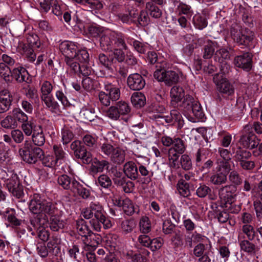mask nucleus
Masks as SVG:
<instances>
[{
  "instance_id": "1",
  "label": "nucleus",
  "mask_w": 262,
  "mask_h": 262,
  "mask_svg": "<svg viewBox=\"0 0 262 262\" xmlns=\"http://www.w3.org/2000/svg\"><path fill=\"white\" fill-rule=\"evenodd\" d=\"M82 141L84 144L79 140H75L71 143L70 147L76 158L81 159L83 163L88 164L92 161L93 156L85 145L89 148L96 147L97 137L86 134L83 137Z\"/></svg>"
},
{
  "instance_id": "2",
  "label": "nucleus",
  "mask_w": 262,
  "mask_h": 262,
  "mask_svg": "<svg viewBox=\"0 0 262 262\" xmlns=\"http://www.w3.org/2000/svg\"><path fill=\"white\" fill-rule=\"evenodd\" d=\"M30 211L34 214H57L58 210L55 204L42 199L38 194H34L29 204Z\"/></svg>"
},
{
  "instance_id": "3",
  "label": "nucleus",
  "mask_w": 262,
  "mask_h": 262,
  "mask_svg": "<svg viewBox=\"0 0 262 262\" xmlns=\"http://www.w3.org/2000/svg\"><path fill=\"white\" fill-rule=\"evenodd\" d=\"M182 110L188 114L192 113L195 117L193 118L190 117L189 120L195 122L197 121H203L205 119V114L203 111L200 103L190 95H185L184 99L180 104Z\"/></svg>"
},
{
  "instance_id": "4",
  "label": "nucleus",
  "mask_w": 262,
  "mask_h": 262,
  "mask_svg": "<svg viewBox=\"0 0 262 262\" xmlns=\"http://www.w3.org/2000/svg\"><path fill=\"white\" fill-rule=\"evenodd\" d=\"M18 153L21 158L25 162L30 164H35L41 159L43 156V150L39 147L33 146L28 141H26L22 147L20 148Z\"/></svg>"
},
{
  "instance_id": "5",
  "label": "nucleus",
  "mask_w": 262,
  "mask_h": 262,
  "mask_svg": "<svg viewBox=\"0 0 262 262\" xmlns=\"http://www.w3.org/2000/svg\"><path fill=\"white\" fill-rule=\"evenodd\" d=\"M230 34L234 41L238 45L246 47H253V41L254 34L252 31L241 32V27L237 24H232L230 29Z\"/></svg>"
},
{
  "instance_id": "6",
  "label": "nucleus",
  "mask_w": 262,
  "mask_h": 262,
  "mask_svg": "<svg viewBox=\"0 0 262 262\" xmlns=\"http://www.w3.org/2000/svg\"><path fill=\"white\" fill-rule=\"evenodd\" d=\"M239 141L244 147L250 149H254L258 146L259 142L253 133V126L251 124L244 126Z\"/></svg>"
},
{
  "instance_id": "7",
  "label": "nucleus",
  "mask_w": 262,
  "mask_h": 262,
  "mask_svg": "<svg viewBox=\"0 0 262 262\" xmlns=\"http://www.w3.org/2000/svg\"><path fill=\"white\" fill-rule=\"evenodd\" d=\"M154 76L159 81H163L167 85L175 84L179 80V76L177 73L171 70L166 71L165 69H157L154 72Z\"/></svg>"
},
{
  "instance_id": "8",
  "label": "nucleus",
  "mask_w": 262,
  "mask_h": 262,
  "mask_svg": "<svg viewBox=\"0 0 262 262\" xmlns=\"http://www.w3.org/2000/svg\"><path fill=\"white\" fill-rule=\"evenodd\" d=\"M213 80L216 85L217 90L226 96H230L234 92V88L227 78L220 74H216L213 77Z\"/></svg>"
},
{
  "instance_id": "9",
  "label": "nucleus",
  "mask_w": 262,
  "mask_h": 262,
  "mask_svg": "<svg viewBox=\"0 0 262 262\" xmlns=\"http://www.w3.org/2000/svg\"><path fill=\"white\" fill-rule=\"evenodd\" d=\"M104 213L103 207L98 203L94 202H92L89 207L84 208L82 211V214L85 219H92L95 221L101 219Z\"/></svg>"
},
{
  "instance_id": "10",
  "label": "nucleus",
  "mask_w": 262,
  "mask_h": 262,
  "mask_svg": "<svg viewBox=\"0 0 262 262\" xmlns=\"http://www.w3.org/2000/svg\"><path fill=\"white\" fill-rule=\"evenodd\" d=\"M253 57L252 53L244 52L234 57L233 63L235 67L242 69L246 72H249L253 67Z\"/></svg>"
},
{
  "instance_id": "11",
  "label": "nucleus",
  "mask_w": 262,
  "mask_h": 262,
  "mask_svg": "<svg viewBox=\"0 0 262 262\" xmlns=\"http://www.w3.org/2000/svg\"><path fill=\"white\" fill-rule=\"evenodd\" d=\"M6 184L9 191L16 198H20L23 195V187L16 174L12 175L7 180Z\"/></svg>"
},
{
  "instance_id": "12",
  "label": "nucleus",
  "mask_w": 262,
  "mask_h": 262,
  "mask_svg": "<svg viewBox=\"0 0 262 262\" xmlns=\"http://www.w3.org/2000/svg\"><path fill=\"white\" fill-rule=\"evenodd\" d=\"M76 227L78 233L83 237L82 239L84 244L90 245L91 237L93 232L90 229L86 222L82 219H78L76 221Z\"/></svg>"
},
{
  "instance_id": "13",
  "label": "nucleus",
  "mask_w": 262,
  "mask_h": 262,
  "mask_svg": "<svg viewBox=\"0 0 262 262\" xmlns=\"http://www.w3.org/2000/svg\"><path fill=\"white\" fill-rule=\"evenodd\" d=\"M60 52L64 56L65 59L75 57L78 51V47L75 42L64 40L62 41L59 46Z\"/></svg>"
},
{
  "instance_id": "14",
  "label": "nucleus",
  "mask_w": 262,
  "mask_h": 262,
  "mask_svg": "<svg viewBox=\"0 0 262 262\" xmlns=\"http://www.w3.org/2000/svg\"><path fill=\"white\" fill-rule=\"evenodd\" d=\"M127 84L129 88L134 91H140L145 85V80L138 73L130 74L127 77Z\"/></svg>"
},
{
  "instance_id": "15",
  "label": "nucleus",
  "mask_w": 262,
  "mask_h": 262,
  "mask_svg": "<svg viewBox=\"0 0 262 262\" xmlns=\"http://www.w3.org/2000/svg\"><path fill=\"white\" fill-rule=\"evenodd\" d=\"M13 101V96L7 89L0 91V114L7 112L10 108Z\"/></svg>"
},
{
  "instance_id": "16",
  "label": "nucleus",
  "mask_w": 262,
  "mask_h": 262,
  "mask_svg": "<svg viewBox=\"0 0 262 262\" xmlns=\"http://www.w3.org/2000/svg\"><path fill=\"white\" fill-rule=\"evenodd\" d=\"M150 252L145 248H138L137 253H134L132 251L127 252L126 256L133 262H147Z\"/></svg>"
},
{
  "instance_id": "17",
  "label": "nucleus",
  "mask_w": 262,
  "mask_h": 262,
  "mask_svg": "<svg viewBox=\"0 0 262 262\" xmlns=\"http://www.w3.org/2000/svg\"><path fill=\"white\" fill-rule=\"evenodd\" d=\"M29 73L24 67L18 66L12 69V79H14L18 83L26 82L29 83Z\"/></svg>"
},
{
  "instance_id": "18",
  "label": "nucleus",
  "mask_w": 262,
  "mask_h": 262,
  "mask_svg": "<svg viewBox=\"0 0 262 262\" xmlns=\"http://www.w3.org/2000/svg\"><path fill=\"white\" fill-rule=\"evenodd\" d=\"M77 181L73 177L68 174H63L57 178L58 184L65 190L72 191Z\"/></svg>"
},
{
  "instance_id": "19",
  "label": "nucleus",
  "mask_w": 262,
  "mask_h": 262,
  "mask_svg": "<svg viewBox=\"0 0 262 262\" xmlns=\"http://www.w3.org/2000/svg\"><path fill=\"white\" fill-rule=\"evenodd\" d=\"M96 221L91 220L90 223L93 229L97 232L101 230V224L103 225L104 228L106 229L111 228L114 224L110 217L105 216V213L103 214V217H102L101 219L96 220Z\"/></svg>"
},
{
  "instance_id": "20",
  "label": "nucleus",
  "mask_w": 262,
  "mask_h": 262,
  "mask_svg": "<svg viewBox=\"0 0 262 262\" xmlns=\"http://www.w3.org/2000/svg\"><path fill=\"white\" fill-rule=\"evenodd\" d=\"M47 215L48 214L40 213L30 218L29 222L34 230H38L47 225L49 222Z\"/></svg>"
},
{
  "instance_id": "21",
  "label": "nucleus",
  "mask_w": 262,
  "mask_h": 262,
  "mask_svg": "<svg viewBox=\"0 0 262 262\" xmlns=\"http://www.w3.org/2000/svg\"><path fill=\"white\" fill-rule=\"evenodd\" d=\"M125 176L131 180H136L139 178L138 167L133 161H129L124 164L123 168Z\"/></svg>"
},
{
  "instance_id": "22",
  "label": "nucleus",
  "mask_w": 262,
  "mask_h": 262,
  "mask_svg": "<svg viewBox=\"0 0 262 262\" xmlns=\"http://www.w3.org/2000/svg\"><path fill=\"white\" fill-rule=\"evenodd\" d=\"M100 46L102 50L108 51L113 46V31H106L102 33L100 38Z\"/></svg>"
},
{
  "instance_id": "23",
  "label": "nucleus",
  "mask_w": 262,
  "mask_h": 262,
  "mask_svg": "<svg viewBox=\"0 0 262 262\" xmlns=\"http://www.w3.org/2000/svg\"><path fill=\"white\" fill-rule=\"evenodd\" d=\"M236 191V187L232 185H227L220 189L219 194L226 200V202H232L234 201Z\"/></svg>"
},
{
  "instance_id": "24",
  "label": "nucleus",
  "mask_w": 262,
  "mask_h": 262,
  "mask_svg": "<svg viewBox=\"0 0 262 262\" xmlns=\"http://www.w3.org/2000/svg\"><path fill=\"white\" fill-rule=\"evenodd\" d=\"M209 181L215 186L222 185L227 181V172L216 171L210 175Z\"/></svg>"
},
{
  "instance_id": "25",
  "label": "nucleus",
  "mask_w": 262,
  "mask_h": 262,
  "mask_svg": "<svg viewBox=\"0 0 262 262\" xmlns=\"http://www.w3.org/2000/svg\"><path fill=\"white\" fill-rule=\"evenodd\" d=\"M170 95L171 98V104L175 106L185 97L184 90L179 86H174L170 90Z\"/></svg>"
},
{
  "instance_id": "26",
  "label": "nucleus",
  "mask_w": 262,
  "mask_h": 262,
  "mask_svg": "<svg viewBox=\"0 0 262 262\" xmlns=\"http://www.w3.org/2000/svg\"><path fill=\"white\" fill-rule=\"evenodd\" d=\"M232 151L233 156V159L236 162H242L245 160H248L251 157V153L245 149L242 148L240 146L236 148L232 147Z\"/></svg>"
},
{
  "instance_id": "27",
  "label": "nucleus",
  "mask_w": 262,
  "mask_h": 262,
  "mask_svg": "<svg viewBox=\"0 0 262 262\" xmlns=\"http://www.w3.org/2000/svg\"><path fill=\"white\" fill-rule=\"evenodd\" d=\"M33 143L38 146H42L45 143V137L42 129L40 125H37L32 135Z\"/></svg>"
},
{
  "instance_id": "28",
  "label": "nucleus",
  "mask_w": 262,
  "mask_h": 262,
  "mask_svg": "<svg viewBox=\"0 0 262 262\" xmlns=\"http://www.w3.org/2000/svg\"><path fill=\"white\" fill-rule=\"evenodd\" d=\"M80 117L85 121H92L96 117L95 108L89 105L82 107L79 113Z\"/></svg>"
},
{
  "instance_id": "29",
  "label": "nucleus",
  "mask_w": 262,
  "mask_h": 262,
  "mask_svg": "<svg viewBox=\"0 0 262 262\" xmlns=\"http://www.w3.org/2000/svg\"><path fill=\"white\" fill-rule=\"evenodd\" d=\"M118 205L122 206L124 212L127 215H132L134 212H139L138 208H135L133 203L129 199H125L122 201L119 200Z\"/></svg>"
},
{
  "instance_id": "30",
  "label": "nucleus",
  "mask_w": 262,
  "mask_h": 262,
  "mask_svg": "<svg viewBox=\"0 0 262 262\" xmlns=\"http://www.w3.org/2000/svg\"><path fill=\"white\" fill-rule=\"evenodd\" d=\"M145 10L147 11L149 15L154 18H160L162 15V10L152 2L146 3Z\"/></svg>"
},
{
  "instance_id": "31",
  "label": "nucleus",
  "mask_w": 262,
  "mask_h": 262,
  "mask_svg": "<svg viewBox=\"0 0 262 262\" xmlns=\"http://www.w3.org/2000/svg\"><path fill=\"white\" fill-rule=\"evenodd\" d=\"M113 42L115 47L117 48H121L124 50L128 49L125 43V36L121 32L113 31Z\"/></svg>"
},
{
  "instance_id": "32",
  "label": "nucleus",
  "mask_w": 262,
  "mask_h": 262,
  "mask_svg": "<svg viewBox=\"0 0 262 262\" xmlns=\"http://www.w3.org/2000/svg\"><path fill=\"white\" fill-rule=\"evenodd\" d=\"M130 100L133 105L137 108H141L146 104V97L141 92H134Z\"/></svg>"
},
{
  "instance_id": "33",
  "label": "nucleus",
  "mask_w": 262,
  "mask_h": 262,
  "mask_svg": "<svg viewBox=\"0 0 262 262\" xmlns=\"http://www.w3.org/2000/svg\"><path fill=\"white\" fill-rule=\"evenodd\" d=\"M104 89L112 102L118 100L120 97V91L119 88L109 83L105 85Z\"/></svg>"
},
{
  "instance_id": "34",
  "label": "nucleus",
  "mask_w": 262,
  "mask_h": 262,
  "mask_svg": "<svg viewBox=\"0 0 262 262\" xmlns=\"http://www.w3.org/2000/svg\"><path fill=\"white\" fill-rule=\"evenodd\" d=\"M72 192L77 193L83 199H88L91 195L90 189L83 186L78 181L77 182Z\"/></svg>"
},
{
  "instance_id": "35",
  "label": "nucleus",
  "mask_w": 262,
  "mask_h": 262,
  "mask_svg": "<svg viewBox=\"0 0 262 262\" xmlns=\"http://www.w3.org/2000/svg\"><path fill=\"white\" fill-rule=\"evenodd\" d=\"M110 158L112 162L117 164H121L125 161V153L124 151L118 147H116Z\"/></svg>"
},
{
  "instance_id": "36",
  "label": "nucleus",
  "mask_w": 262,
  "mask_h": 262,
  "mask_svg": "<svg viewBox=\"0 0 262 262\" xmlns=\"http://www.w3.org/2000/svg\"><path fill=\"white\" fill-rule=\"evenodd\" d=\"M12 70L6 66L5 63H0V76L6 83L12 82Z\"/></svg>"
},
{
  "instance_id": "37",
  "label": "nucleus",
  "mask_w": 262,
  "mask_h": 262,
  "mask_svg": "<svg viewBox=\"0 0 262 262\" xmlns=\"http://www.w3.org/2000/svg\"><path fill=\"white\" fill-rule=\"evenodd\" d=\"M41 99L45 103L47 107L52 112L56 113L59 110V105L54 100L53 95L44 97Z\"/></svg>"
},
{
  "instance_id": "38",
  "label": "nucleus",
  "mask_w": 262,
  "mask_h": 262,
  "mask_svg": "<svg viewBox=\"0 0 262 262\" xmlns=\"http://www.w3.org/2000/svg\"><path fill=\"white\" fill-rule=\"evenodd\" d=\"M241 250L250 255H254L256 253V246L248 240H243L239 243Z\"/></svg>"
},
{
  "instance_id": "39",
  "label": "nucleus",
  "mask_w": 262,
  "mask_h": 262,
  "mask_svg": "<svg viewBox=\"0 0 262 262\" xmlns=\"http://www.w3.org/2000/svg\"><path fill=\"white\" fill-rule=\"evenodd\" d=\"M192 23L195 28L202 30L206 28L208 23L205 16L200 14H195L192 19Z\"/></svg>"
},
{
  "instance_id": "40",
  "label": "nucleus",
  "mask_w": 262,
  "mask_h": 262,
  "mask_svg": "<svg viewBox=\"0 0 262 262\" xmlns=\"http://www.w3.org/2000/svg\"><path fill=\"white\" fill-rule=\"evenodd\" d=\"M177 189L180 195L183 197H188L190 194L189 184L183 179L179 180L177 184Z\"/></svg>"
},
{
  "instance_id": "41",
  "label": "nucleus",
  "mask_w": 262,
  "mask_h": 262,
  "mask_svg": "<svg viewBox=\"0 0 262 262\" xmlns=\"http://www.w3.org/2000/svg\"><path fill=\"white\" fill-rule=\"evenodd\" d=\"M216 48V43L211 41H208L204 48L203 58L209 59L213 55Z\"/></svg>"
},
{
  "instance_id": "42",
  "label": "nucleus",
  "mask_w": 262,
  "mask_h": 262,
  "mask_svg": "<svg viewBox=\"0 0 262 262\" xmlns=\"http://www.w3.org/2000/svg\"><path fill=\"white\" fill-rule=\"evenodd\" d=\"M56 214L49 215L51 216L50 219V227L53 231H58L59 229L63 228L64 225L63 221L60 220L58 217L55 216Z\"/></svg>"
},
{
  "instance_id": "43",
  "label": "nucleus",
  "mask_w": 262,
  "mask_h": 262,
  "mask_svg": "<svg viewBox=\"0 0 262 262\" xmlns=\"http://www.w3.org/2000/svg\"><path fill=\"white\" fill-rule=\"evenodd\" d=\"M53 89V86L51 82L47 80L43 81L42 83H40V98L52 95L51 92Z\"/></svg>"
},
{
  "instance_id": "44",
  "label": "nucleus",
  "mask_w": 262,
  "mask_h": 262,
  "mask_svg": "<svg viewBox=\"0 0 262 262\" xmlns=\"http://www.w3.org/2000/svg\"><path fill=\"white\" fill-rule=\"evenodd\" d=\"M230 55L229 51L224 48L220 49L217 50L214 54V59L219 62L226 61V60L229 59Z\"/></svg>"
},
{
  "instance_id": "45",
  "label": "nucleus",
  "mask_w": 262,
  "mask_h": 262,
  "mask_svg": "<svg viewBox=\"0 0 262 262\" xmlns=\"http://www.w3.org/2000/svg\"><path fill=\"white\" fill-rule=\"evenodd\" d=\"M140 231L144 234H147L151 231V225L149 219L146 216H142L139 222Z\"/></svg>"
},
{
  "instance_id": "46",
  "label": "nucleus",
  "mask_w": 262,
  "mask_h": 262,
  "mask_svg": "<svg viewBox=\"0 0 262 262\" xmlns=\"http://www.w3.org/2000/svg\"><path fill=\"white\" fill-rule=\"evenodd\" d=\"M98 84L97 81L89 77L84 78L82 81V86L87 91H91L97 88Z\"/></svg>"
},
{
  "instance_id": "47",
  "label": "nucleus",
  "mask_w": 262,
  "mask_h": 262,
  "mask_svg": "<svg viewBox=\"0 0 262 262\" xmlns=\"http://www.w3.org/2000/svg\"><path fill=\"white\" fill-rule=\"evenodd\" d=\"M61 139L63 144L69 143L74 138V135L67 126H64L61 130Z\"/></svg>"
},
{
  "instance_id": "48",
  "label": "nucleus",
  "mask_w": 262,
  "mask_h": 262,
  "mask_svg": "<svg viewBox=\"0 0 262 262\" xmlns=\"http://www.w3.org/2000/svg\"><path fill=\"white\" fill-rule=\"evenodd\" d=\"M120 227L122 231L127 234L132 232L136 227V224L133 220H125L121 222Z\"/></svg>"
},
{
  "instance_id": "49",
  "label": "nucleus",
  "mask_w": 262,
  "mask_h": 262,
  "mask_svg": "<svg viewBox=\"0 0 262 262\" xmlns=\"http://www.w3.org/2000/svg\"><path fill=\"white\" fill-rule=\"evenodd\" d=\"M2 126L5 128H14L17 126V123L13 115L7 116L1 122Z\"/></svg>"
},
{
  "instance_id": "50",
  "label": "nucleus",
  "mask_w": 262,
  "mask_h": 262,
  "mask_svg": "<svg viewBox=\"0 0 262 262\" xmlns=\"http://www.w3.org/2000/svg\"><path fill=\"white\" fill-rule=\"evenodd\" d=\"M115 148L112 144L107 142L100 145L99 150L103 157H110L111 154H113V152Z\"/></svg>"
},
{
  "instance_id": "51",
  "label": "nucleus",
  "mask_w": 262,
  "mask_h": 262,
  "mask_svg": "<svg viewBox=\"0 0 262 262\" xmlns=\"http://www.w3.org/2000/svg\"><path fill=\"white\" fill-rule=\"evenodd\" d=\"M97 185L101 186L103 188H109L112 185V182L108 176L106 174H101L96 181Z\"/></svg>"
},
{
  "instance_id": "52",
  "label": "nucleus",
  "mask_w": 262,
  "mask_h": 262,
  "mask_svg": "<svg viewBox=\"0 0 262 262\" xmlns=\"http://www.w3.org/2000/svg\"><path fill=\"white\" fill-rule=\"evenodd\" d=\"M133 47L134 49L140 54H145L150 49V45L148 43L139 40L134 41Z\"/></svg>"
},
{
  "instance_id": "53",
  "label": "nucleus",
  "mask_w": 262,
  "mask_h": 262,
  "mask_svg": "<svg viewBox=\"0 0 262 262\" xmlns=\"http://www.w3.org/2000/svg\"><path fill=\"white\" fill-rule=\"evenodd\" d=\"M12 115L14 119L23 123L28 120V116L19 108H15L12 111Z\"/></svg>"
},
{
  "instance_id": "54",
  "label": "nucleus",
  "mask_w": 262,
  "mask_h": 262,
  "mask_svg": "<svg viewBox=\"0 0 262 262\" xmlns=\"http://www.w3.org/2000/svg\"><path fill=\"white\" fill-rule=\"evenodd\" d=\"M212 190L210 187L204 184H201L196 190V194L200 198H204L210 195Z\"/></svg>"
},
{
  "instance_id": "55",
  "label": "nucleus",
  "mask_w": 262,
  "mask_h": 262,
  "mask_svg": "<svg viewBox=\"0 0 262 262\" xmlns=\"http://www.w3.org/2000/svg\"><path fill=\"white\" fill-rule=\"evenodd\" d=\"M40 161L43 165L49 167H54L58 165V162L55 159L54 155H48L41 157Z\"/></svg>"
},
{
  "instance_id": "56",
  "label": "nucleus",
  "mask_w": 262,
  "mask_h": 262,
  "mask_svg": "<svg viewBox=\"0 0 262 262\" xmlns=\"http://www.w3.org/2000/svg\"><path fill=\"white\" fill-rule=\"evenodd\" d=\"M121 48H115L114 51L110 54L111 57H113L114 60H113V64L116 63L117 61L119 62H123L125 57V53L123 51Z\"/></svg>"
},
{
  "instance_id": "57",
  "label": "nucleus",
  "mask_w": 262,
  "mask_h": 262,
  "mask_svg": "<svg viewBox=\"0 0 262 262\" xmlns=\"http://www.w3.org/2000/svg\"><path fill=\"white\" fill-rule=\"evenodd\" d=\"M171 148L173 149L179 154H182L185 150L184 142L179 138L173 139V143Z\"/></svg>"
},
{
  "instance_id": "58",
  "label": "nucleus",
  "mask_w": 262,
  "mask_h": 262,
  "mask_svg": "<svg viewBox=\"0 0 262 262\" xmlns=\"http://www.w3.org/2000/svg\"><path fill=\"white\" fill-rule=\"evenodd\" d=\"M179 14L186 15L187 17H191L193 14L191 7L188 5L181 3L178 6Z\"/></svg>"
},
{
  "instance_id": "59",
  "label": "nucleus",
  "mask_w": 262,
  "mask_h": 262,
  "mask_svg": "<svg viewBox=\"0 0 262 262\" xmlns=\"http://www.w3.org/2000/svg\"><path fill=\"white\" fill-rule=\"evenodd\" d=\"M149 16L147 10H141L139 13L138 19L136 20L140 26H145L150 23Z\"/></svg>"
},
{
  "instance_id": "60",
  "label": "nucleus",
  "mask_w": 262,
  "mask_h": 262,
  "mask_svg": "<svg viewBox=\"0 0 262 262\" xmlns=\"http://www.w3.org/2000/svg\"><path fill=\"white\" fill-rule=\"evenodd\" d=\"M229 180L233 184V186L236 187L242 183V179L237 171L233 170L229 172Z\"/></svg>"
},
{
  "instance_id": "61",
  "label": "nucleus",
  "mask_w": 262,
  "mask_h": 262,
  "mask_svg": "<svg viewBox=\"0 0 262 262\" xmlns=\"http://www.w3.org/2000/svg\"><path fill=\"white\" fill-rule=\"evenodd\" d=\"M99 61L101 64L107 68L108 69L111 68V66L113 64L114 58L111 57L110 54L107 56L104 54H100L98 57Z\"/></svg>"
},
{
  "instance_id": "62",
  "label": "nucleus",
  "mask_w": 262,
  "mask_h": 262,
  "mask_svg": "<svg viewBox=\"0 0 262 262\" xmlns=\"http://www.w3.org/2000/svg\"><path fill=\"white\" fill-rule=\"evenodd\" d=\"M27 40L29 46H35L38 48L40 47L41 43L39 38L36 34L34 33H29L27 36Z\"/></svg>"
},
{
  "instance_id": "63",
  "label": "nucleus",
  "mask_w": 262,
  "mask_h": 262,
  "mask_svg": "<svg viewBox=\"0 0 262 262\" xmlns=\"http://www.w3.org/2000/svg\"><path fill=\"white\" fill-rule=\"evenodd\" d=\"M54 157L58 163H61V161L65 158L66 153L60 145H54L53 147Z\"/></svg>"
},
{
  "instance_id": "64",
  "label": "nucleus",
  "mask_w": 262,
  "mask_h": 262,
  "mask_svg": "<svg viewBox=\"0 0 262 262\" xmlns=\"http://www.w3.org/2000/svg\"><path fill=\"white\" fill-rule=\"evenodd\" d=\"M23 50L25 56L27 57L28 60L30 62H34L36 59V54L32 48L29 45H24L23 47Z\"/></svg>"
}]
</instances>
